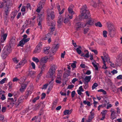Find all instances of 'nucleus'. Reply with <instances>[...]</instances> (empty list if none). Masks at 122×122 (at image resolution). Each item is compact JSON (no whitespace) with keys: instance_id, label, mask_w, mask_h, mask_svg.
Masks as SVG:
<instances>
[{"instance_id":"nucleus-1","label":"nucleus","mask_w":122,"mask_h":122,"mask_svg":"<svg viewBox=\"0 0 122 122\" xmlns=\"http://www.w3.org/2000/svg\"><path fill=\"white\" fill-rule=\"evenodd\" d=\"M82 16H84L85 18H88L90 16V12L86 5H84L81 10Z\"/></svg>"},{"instance_id":"nucleus-2","label":"nucleus","mask_w":122,"mask_h":122,"mask_svg":"<svg viewBox=\"0 0 122 122\" xmlns=\"http://www.w3.org/2000/svg\"><path fill=\"white\" fill-rule=\"evenodd\" d=\"M47 22L48 23L51 22V20H53L55 18V15L53 11L49 9L47 10Z\"/></svg>"},{"instance_id":"nucleus-3","label":"nucleus","mask_w":122,"mask_h":122,"mask_svg":"<svg viewBox=\"0 0 122 122\" xmlns=\"http://www.w3.org/2000/svg\"><path fill=\"white\" fill-rule=\"evenodd\" d=\"M3 2H0V8H2L3 6L5 7L9 6L11 7L12 5L11 0H3Z\"/></svg>"},{"instance_id":"nucleus-4","label":"nucleus","mask_w":122,"mask_h":122,"mask_svg":"<svg viewBox=\"0 0 122 122\" xmlns=\"http://www.w3.org/2000/svg\"><path fill=\"white\" fill-rule=\"evenodd\" d=\"M56 68L57 67L55 65L53 64L51 65V67L48 72L50 77L51 79L53 78V76L54 75Z\"/></svg>"},{"instance_id":"nucleus-5","label":"nucleus","mask_w":122,"mask_h":122,"mask_svg":"<svg viewBox=\"0 0 122 122\" xmlns=\"http://www.w3.org/2000/svg\"><path fill=\"white\" fill-rule=\"evenodd\" d=\"M107 27L108 29L109 33L110 35V36L112 37H113L115 34V32L114 29L112 28L110 26L111 25V23L109 21L107 22Z\"/></svg>"},{"instance_id":"nucleus-6","label":"nucleus","mask_w":122,"mask_h":122,"mask_svg":"<svg viewBox=\"0 0 122 122\" xmlns=\"http://www.w3.org/2000/svg\"><path fill=\"white\" fill-rule=\"evenodd\" d=\"M116 65L119 66L122 63V53L119 54L117 56L116 60Z\"/></svg>"},{"instance_id":"nucleus-7","label":"nucleus","mask_w":122,"mask_h":122,"mask_svg":"<svg viewBox=\"0 0 122 122\" xmlns=\"http://www.w3.org/2000/svg\"><path fill=\"white\" fill-rule=\"evenodd\" d=\"M59 46V45L58 44L53 45L52 47L51 50V54L54 55L55 54Z\"/></svg>"},{"instance_id":"nucleus-8","label":"nucleus","mask_w":122,"mask_h":122,"mask_svg":"<svg viewBox=\"0 0 122 122\" xmlns=\"http://www.w3.org/2000/svg\"><path fill=\"white\" fill-rule=\"evenodd\" d=\"M94 23V20L91 18L89 19L86 23L84 24V26L88 27L93 25Z\"/></svg>"},{"instance_id":"nucleus-9","label":"nucleus","mask_w":122,"mask_h":122,"mask_svg":"<svg viewBox=\"0 0 122 122\" xmlns=\"http://www.w3.org/2000/svg\"><path fill=\"white\" fill-rule=\"evenodd\" d=\"M72 15H69L66 14L65 15V17L64 20V23L66 24L70 22V20L72 19Z\"/></svg>"},{"instance_id":"nucleus-10","label":"nucleus","mask_w":122,"mask_h":122,"mask_svg":"<svg viewBox=\"0 0 122 122\" xmlns=\"http://www.w3.org/2000/svg\"><path fill=\"white\" fill-rule=\"evenodd\" d=\"M46 66L45 64V63L43 64L42 63L40 64V65L39 66V68L40 69H41V70L40 73L39 74L38 76H39V77L42 75L45 68L46 67Z\"/></svg>"},{"instance_id":"nucleus-11","label":"nucleus","mask_w":122,"mask_h":122,"mask_svg":"<svg viewBox=\"0 0 122 122\" xmlns=\"http://www.w3.org/2000/svg\"><path fill=\"white\" fill-rule=\"evenodd\" d=\"M48 25L51 26V27L50 29V32L49 33L51 34L52 35L53 34V32L55 30V24L54 23H51V24L50 23H48Z\"/></svg>"},{"instance_id":"nucleus-12","label":"nucleus","mask_w":122,"mask_h":122,"mask_svg":"<svg viewBox=\"0 0 122 122\" xmlns=\"http://www.w3.org/2000/svg\"><path fill=\"white\" fill-rule=\"evenodd\" d=\"M7 51L5 50V49H4L1 53V56L2 59H5L8 56L9 53L7 52Z\"/></svg>"},{"instance_id":"nucleus-13","label":"nucleus","mask_w":122,"mask_h":122,"mask_svg":"<svg viewBox=\"0 0 122 122\" xmlns=\"http://www.w3.org/2000/svg\"><path fill=\"white\" fill-rule=\"evenodd\" d=\"M17 98H15L14 99L13 98H9L8 99V101L10 102V104L13 106L15 104V101H16Z\"/></svg>"},{"instance_id":"nucleus-14","label":"nucleus","mask_w":122,"mask_h":122,"mask_svg":"<svg viewBox=\"0 0 122 122\" xmlns=\"http://www.w3.org/2000/svg\"><path fill=\"white\" fill-rule=\"evenodd\" d=\"M84 24H85V23L81 22L76 23L75 26L77 30H78V29L80 28L84 27L85 26H84Z\"/></svg>"},{"instance_id":"nucleus-15","label":"nucleus","mask_w":122,"mask_h":122,"mask_svg":"<svg viewBox=\"0 0 122 122\" xmlns=\"http://www.w3.org/2000/svg\"><path fill=\"white\" fill-rule=\"evenodd\" d=\"M7 35V33H3L1 37L0 42L1 43L4 42L5 41Z\"/></svg>"},{"instance_id":"nucleus-16","label":"nucleus","mask_w":122,"mask_h":122,"mask_svg":"<svg viewBox=\"0 0 122 122\" xmlns=\"http://www.w3.org/2000/svg\"><path fill=\"white\" fill-rule=\"evenodd\" d=\"M91 76H86L84 79V80L83 81H83V82L88 83L91 79Z\"/></svg>"},{"instance_id":"nucleus-17","label":"nucleus","mask_w":122,"mask_h":122,"mask_svg":"<svg viewBox=\"0 0 122 122\" xmlns=\"http://www.w3.org/2000/svg\"><path fill=\"white\" fill-rule=\"evenodd\" d=\"M74 5H71L68 9V11L71 15H73L74 14V12L72 10L73 7H74Z\"/></svg>"},{"instance_id":"nucleus-18","label":"nucleus","mask_w":122,"mask_h":122,"mask_svg":"<svg viewBox=\"0 0 122 122\" xmlns=\"http://www.w3.org/2000/svg\"><path fill=\"white\" fill-rule=\"evenodd\" d=\"M48 58L47 56L43 57L42 58L40 61V64L42 63H45L47 62V61Z\"/></svg>"},{"instance_id":"nucleus-19","label":"nucleus","mask_w":122,"mask_h":122,"mask_svg":"<svg viewBox=\"0 0 122 122\" xmlns=\"http://www.w3.org/2000/svg\"><path fill=\"white\" fill-rule=\"evenodd\" d=\"M15 39L12 38L11 39L10 42V47H12L13 46H14L15 45Z\"/></svg>"},{"instance_id":"nucleus-20","label":"nucleus","mask_w":122,"mask_h":122,"mask_svg":"<svg viewBox=\"0 0 122 122\" xmlns=\"http://www.w3.org/2000/svg\"><path fill=\"white\" fill-rule=\"evenodd\" d=\"M50 48V47L44 48L43 50V53L46 54H48L49 53V50Z\"/></svg>"},{"instance_id":"nucleus-21","label":"nucleus","mask_w":122,"mask_h":122,"mask_svg":"<svg viewBox=\"0 0 122 122\" xmlns=\"http://www.w3.org/2000/svg\"><path fill=\"white\" fill-rule=\"evenodd\" d=\"M45 0H41L40 2L38 5L41 7V8H43L45 4Z\"/></svg>"},{"instance_id":"nucleus-22","label":"nucleus","mask_w":122,"mask_h":122,"mask_svg":"<svg viewBox=\"0 0 122 122\" xmlns=\"http://www.w3.org/2000/svg\"><path fill=\"white\" fill-rule=\"evenodd\" d=\"M26 85L25 84H22L21 86L20 89V91L23 92L24 91L26 88Z\"/></svg>"},{"instance_id":"nucleus-23","label":"nucleus","mask_w":122,"mask_h":122,"mask_svg":"<svg viewBox=\"0 0 122 122\" xmlns=\"http://www.w3.org/2000/svg\"><path fill=\"white\" fill-rule=\"evenodd\" d=\"M103 55L104 56V58L106 60V61L108 63H111V62L110 61V58L108 57V55L106 54V55H105V54L104 53L103 54Z\"/></svg>"},{"instance_id":"nucleus-24","label":"nucleus","mask_w":122,"mask_h":122,"mask_svg":"<svg viewBox=\"0 0 122 122\" xmlns=\"http://www.w3.org/2000/svg\"><path fill=\"white\" fill-rule=\"evenodd\" d=\"M54 80V79L53 78H52L51 81L49 82V84L50 85L49 86V87L50 88V90L49 91V92L50 91L53 87V81Z\"/></svg>"},{"instance_id":"nucleus-25","label":"nucleus","mask_w":122,"mask_h":122,"mask_svg":"<svg viewBox=\"0 0 122 122\" xmlns=\"http://www.w3.org/2000/svg\"><path fill=\"white\" fill-rule=\"evenodd\" d=\"M41 49L36 46L34 51V53H38L40 52Z\"/></svg>"},{"instance_id":"nucleus-26","label":"nucleus","mask_w":122,"mask_h":122,"mask_svg":"<svg viewBox=\"0 0 122 122\" xmlns=\"http://www.w3.org/2000/svg\"><path fill=\"white\" fill-rule=\"evenodd\" d=\"M116 112H112L111 113V115L110 116L111 119L113 120L114 119L116 118L117 116L115 115Z\"/></svg>"},{"instance_id":"nucleus-27","label":"nucleus","mask_w":122,"mask_h":122,"mask_svg":"<svg viewBox=\"0 0 122 122\" xmlns=\"http://www.w3.org/2000/svg\"><path fill=\"white\" fill-rule=\"evenodd\" d=\"M31 93V92L30 91L27 90L26 92L25 95V99H27L28 97L30 95Z\"/></svg>"},{"instance_id":"nucleus-28","label":"nucleus","mask_w":122,"mask_h":122,"mask_svg":"<svg viewBox=\"0 0 122 122\" xmlns=\"http://www.w3.org/2000/svg\"><path fill=\"white\" fill-rule=\"evenodd\" d=\"M26 62V60L25 59H24V60L20 61L18 65H17V66L20 65L23 66Z\"/></svg>"},{"instance_id":"nucleus-29","label":"nucleus","mask_w":122,"mask_h":122,"mask_svg":"<svg viewBox=\"0 0 122 122\" xmlns=\"http://www.w3.org/2000/svg\"><path fill=\"white\" fill-rule=\"evenodd\" d=\"M118 50V48L117 46H115L113 47L112 49V51L113 52H116Z\"/></svg>"},{"instance_id":"nucleus-30","label":"nucleus","mask_w":122,"mask_h":122,"mask_svg":"<svg viewBox=\"0 0 122 122\" xmlns=\"http://www.w3.org/2000/svg\"><path fill=\"white\" fill-rule=\"evenodd\" d=\"M87 51V53H86V54L85 55H84V54L83 53L81 55V56H83L84 57H86L87 58H88L89 56V52L87 50L85 51Z\"/></svg>"},{"instance_id":"nucleus-31","label":"nucleus","mask_w":122,"mask_h":122,"mask_svg":"<svg viewBox=\"0 0 122 122\" xmlns=\"http://www.w3.org/2000/svg\"><path fill=\"white\" fill-rule=\"evenodd\" d=\"M24 39H22V40L20 41L19 43L17 45L18 46H23L25 44V43H24V42L23 41Z\"/></svg>"},{"instance_id":"nucleus-32","label":"nucleus","mask_w":122,"mask_h":122,"mask_svg":"<svg viewBox=\"0 0 122 122\" xmlns=\"http://www.w3.org/2000/svg\"><path fill=\"white\" fill-rule=\"evenodd\" d=\"M93 61L92 62V64L93 66L95 68V70H98V68L97 65L95 64V63H96V61L94 60H93Z\"/></svg>"},{"instance_id":"nucleus-33","label":"nucleus","mask_w":122,"mask_h":122,"mask_svg":"<svg viewBox=\"0 0 122 122\" xmlns=\"http://www.w3.org/2000/svg\"><path fill=\"white\" fill-rule=\"evenodd\" d=\"M90 113L91 114L89 116V119H91V120H92V119L94 117V112H92V111H91L90 112Z\"/></svg>"},{"instance_id":"nucleus-34","label":"nucleus","mask_w":122,"mask_h":122,"mask_svg":"<svg viewBox=\"0 0 122 122\" xmlns=\"http://www.w3.org/2000/svg\"><path fill=\"white\" fill-rule=\"evenodd\" d=\"M26 79V78L25 77V76H23V77L20 78L19 79V81H20L22 83L24 82L25 81Z\"/></svg>"},{"instance_id":"nucleus-35","label":"nucleus","mask_w":122,"mask_h":122,"mask_svg":"<svg viewBox=\"0 0 122 122\" xmlns=\"http://www.w3.org/2000/svg\"><path fill=\"white\" fill-rule=\"evenodd\" d=\"M40 107V104H37L34 107L33 110L34 111H36Z\"/></svg>"},{"instance_id":"nucleus-36","label":"nucleus","mask_w":122,"mask_h":122,"mask_svg":"<svg viewBox=\"0 0 122 122\" xmlns=\"http://www.w3.org/2000/svg\"><path fill=\"white\" fill-rule=\"evenodd\" d=\"M9 6H6V7H5V12L6 15H8V14L9 11L8 10V9L9 8H10V7H9Z\"/></svg>"},{"instance_id":"nucleus-37","label":"nucleus","mask_w":122,"mask_h":122,"mask_svg":"<svg viewBox=\"0 0 122 122\" xmlns=\"http://www.w3.org/2000/svg\"><path fill=\"white\" fill-rule=\"evenodd\" d=\"M95 25L96 26H98L99 27H101L102 26V25L100 21H99L97 23L95 24Z\"/></svg>"},{"instance_id":"nucleus-38","label":"nucleus","mask_w":122,"mask_h":122,"mask_svg":"<svg viewBox=\"0 0 122 122\" xmlns=\"http://www.w3.org/2000/svg\"><path fill=\"white\" fill-rule=\"evenodd\" d=\"M35 73L34 71H30L29 72V75L31 77L34 76Z\"/></svg>"},{"instance_id":"nucleus-39","label":"nucleus","mask_w":122,"mask_h":122,"mask_svg":"<svg viewBox=\"0 0 122 122\" xmlns=\"http://www.w3.org/2000/svg\"><path fill=\"white\" fill-rule=\"evenodd\" d=\"M52 35L50 33H48L46 35V36L45 38V40H48V38H49L51 37V35Z\"/></svg>"},{"instance_id":"nucleus-40","label":"nucleus","mask_w":122,"mask_h":122,"mask_svg":"<svg viewBox=\"0 0 122 122\" xmlns=\"http://www.w3.org/2000/svg\"><path fill=\"white\" fill-rule=\"evenodd\" d=\"M32 59L33 61L37 63L39 62V61L38 59L36 57H34L32 58Z\"/></svg>"},{"instance_id":"nucleus-41","label":"nucleus","mask_w":122,"mask_h":122,"mask_svg":"<svg viewBox=\"0 0 122 122\" xmlns=\"http://www.w3.org/2000/svg\"><path fill=\"white\" fill-rule=\"evenodd\" d=\"M24 99V98L23 96L20 97L18 99V102H19V103H21L23 102Z\"/></svg>"},{"instance_id":"nucleus-42","label":"nucleus","mask_w":122,"mask_h":122,"mask_svg":"<svg viewBox=\"0 0 122 122\" xmlns=\"http://www.w3.org/2000/svg\"><path fill=\"white\" fill-rule=\"evenodd\" d=\"M63 113L65 115L70 114L69 112V110H65L64 112Z\"/></svg>"},{"instance_id":"nucleus-43","label":"nucleus","mask_w":122,"mask_h":122,"mask_svg":"<svg viewBox=\"0 0 122 122\" xmlns=\"http://www.w3.org/2000/svg\"><path fill=\"white\" fill-rule=\"evenodd\" d=\"M83 103L84 104H87L88 106H90V102L89 101L87 102L85 100L83 101Z\"/></svg>"},{"instance_id":"nucleus-44","label":"nucleus","mask_w":122,"mask_h":122,"mask_svg":"<svg viewBox=\"0 0 122 122\" xmlns=\"http://www.w3.org/2000/svg\"><path fill=\"white\" fill-rule=\"evenodd\" d=\"M41 18H40L38 19V26H40L41 28V22L42 20H41Z\"/></svg>"},{"instance_id":"nucleus-45","label":"nucleus","mask_w":122,"mask_h":122,"mask_svg":"<svg viewBox=\"0 0 122 122\" xmlns=\"http://www.w3.org/2000/svg\"><path fill=\"white\" fill-rule=\"evenodd\" d=\"M42 42L40 41L38 45L37 46L40 48L42 49Z\"/></svg>"},{"instance_id":"nucleus-46","label":"nucleus","mask_w":122,"mask_h":122,"mask_svg":"<svg viewBox=\"0 0 122 122\" xmlns=\"http://www.w3.org/2000/svg\"><path fill=\"white\" fill-rule=\"evenodd\" d=\"M11 47H10V46H8V47L6 49H5V50L7 51V52H8V53H9V54L10 53L11 51Z\"/></svg>"},{"instance_id":"nucleus-47","label":"nucleus","mask_w":122,"mask_h":122,"mask_svg":"<svg viewBox=\"0 0 122 122\" xmlns=\"http://www.w3.org/2000/svg\"><path fill=\"white\" fill-rule=\"evenodd\" d=\"M74 63L71 64V66L74 68H75L76 67V61H74Z\"/></svg>"},{"instance_id":"nucleus-48","label":"nucleus","mask_w":122,"mask_h":122,"mask_svg":"<svg viewBox=\"0 0 122 122\" xmlns=\"http://www.w3.org/2000/svg\"><path fill=\"white\" fill-rule=\"evenodd\" d=\"M84 83L85 84V85L84 86V88L85 89H87L88 87V83L85 82H84Z\"/></svg>"},{"instance_id":"nucleus-49","label":"nucleus","mask_w":122,"mask_h":122,"mask_svg":"<svg viewBox=\"0 0 122 122\" xmlns=\"http://www.w3.org/2000/svg\"><path fill=\"white\" fill-rule=\"evenodd\" d=\"M6 78H5L3 79H2L1 81H0V83L1 84H2L4 83H5L6 80Z\"/></svg>"},{"instance_id":"nucleus-50","label":"nucleus","mask_w":122,"mask_h":122,"mask_svg":"<svg viewBox=\"0 0 122 122\" xmlns=\"http://www.w3.org/2000/svg\"><path fill=\"white\" fill-rule=\"evenodd\" d=\"M40 97V96H38L37 97L35 98L33 100L32 102L33 103H35L37 100H38L39 98Z\"/></svg>"},{"instance_id":"nucleus-51","label":"nucleus","mask_w":122,"mask_h":122,"mask_svg":"<svg viewBox=\"0 0 122 122\" xmlns=\"http://www.w3.org/2000/svg\"><path fill=\"white\" fill-rule=\"evenodd\" d=\"M98 86L97 84L96 83H94L92 86V90L94 89L95 88Z\"/></svg>"},{"instance_id":"nucleus-52","label":"nucleus","mask_w":122,"mask_h":122,"mask_svg":"<svg viewBox=\"0 0 122 122\" xmlns=\"http://www.w3.org/2000/svg\"><path fill=\"white\" fill-rule=\"evenodd\" d=\"M103 65L102 68L104 69H106L107 68V67L106 66L105 62H103Z\"/></svg>"},{"instance_id":"nucleus-53","label":"nucleus","mask_w":122,"mask_h":122,"mask_svg":"<svg viewBox=\"0 0 122 122\" xmlns=\"http://www.w3.org/2000/svg\"><path fill=\"white\" fill-rule=\"evenodd\" d=\"M107 32L106 30H104L103 31V34L104 37H107Z\"/></svg>"},{"instance_id":"nucleus-54","label":"nucleus","mask_w":122,"mask_h":122,"mask_svg":"<svg viewBox=\"0 0 122 122\" xmlns=\"http://www.w3.org/2000/svg\"><path fill=\"white\" fill-rule=\"evenodd\" d=\"M106 112L105 110H103L102 112H101V113L102 114V117H105V114L106 113V112L105 113V112Z\"/></svg>"},{"instance_id":"nucleus-55","label":"nucleus","mask_w":122,"mask_h":122,"mask_svg":"<svg viewBox=\"0 0 122 122\" xmlns=\"http://www.w3.org/2000/svg\"><path fill=\"white\" fill-rule=\"evenodd\" d=\"M24 39L23 41L24 42V43L25 44L29 40L30 38H28L27 39Z\"/></svg>"},{"instance_id":"nucleus-56","label":"nucleus","mask_w":122,"mask_h":122,"mask_svg":"<svg viewBox=\"0 0 122 122\" xmlns=\"http://www.w3.org/2000/svg\"><path fill=\"white\" fill-rule=\"evenodd\" d=\"M76 50L78 54H80L81 53V49H79L78 48H77Z\"/></svg>"},{"instance_id":"nucleus-57","label":"nucleus","mask_w":122,"mask_h":122,"mask_svg":"<svg viewBox=\"0 0 122 122\" xmlns=\"http://www.w3.org/2000/svg\"><path fill=\"white\" fill-rule=\"evenodd\" d=\"M26 7L27 9H29L30 10H31V6L30 4L29 3H28L27 4Z\"/></svg>"},{"instance_id":"nucleus-58","label":"nucleus","mask_w":122,"mask_h":122,"mask_svg":"<svg viewBox=\"0 0 122 122\" xmlns=\"http://www.w3.org/2000/svg\"><path fill=\"white\" fill-rule=\"evenodd\" d=\"M48 83H46L43 85V87L42 88V89H46L48 85Z\"/></svg>"},{"instance_id":"nucleus-59","label":"nucleus","mask_w":122,"mask_h":122,"mask_svg":"<svg viewBox=\"0 0 122 122\" xmlns=\"http://www.w3.org/2000/svg\"><path fill=\"white\" fill-rule=\"evenodd\" d=\"M40 7V6L38 5V8L36 10V11L38 13H39L40 12L41 10V9L42 8H41V7Z\"/></svg>"},{"instance_id":"nucleus-60","label":"nucleus","mask_w":122,"mask_h":122,"mask_svg":"<svg viewBox=\"0 0 122 122\" xmlns=\"http://www.w3.org/2000/svg\"><path fill=\"white\" fill-rule=\"evenodd\" d=\"M13 61L15 63H17L19 61V60H17L16 58H14L13 59Z\"/></svg>"},{"instance_id":"nucleus-61","label":"nucleus","mask_w":122,"mask_h":122,"mask_svg":"<svg viewBox=\"0 0 122 122\" xmlns=\"http://www.w3.org/2000/svg\"><path fill=\"white\" fill-rule=\"evenodd\" d=\"M6 107H2L1 111L3 112H5L6 109Z\"/></svg>"},{"instance_id":"nucleus-62","label":"nucleus","mask_w":122,"mask_h":122,"mask_svg":"<svg viewBox=\"0 0 122 122\" xmlns=\"http://www.w3.org/2000/svg\"><path fill=\"white\" fill-rule=\"evenodd\" d=\"M75 91H72L71 93V97L73 98L75 96Z\"/></svg>"},{"instance_id":"nucleus-63","label":"nucleus","mask_w":122,"mask_h":122,"mask_svg":"<svg viewBox=\"0 0 122 122\" xmlns=\"http://www.w3.org/2000/svg\"><path fill=\"white\" fill-rule=\"evenodd\" d=\"M41 96L42 97H41V99H43L45 98L46 94L45 93H43L41 95Z\"/></svg>"},{"instance_id":"nucleus-64","label":"nucleus","mask_w":122,"mask_h":122,"mask_svg":"<svg viewBox=\"0 0 122 122\" xmlns=\"http://www.w3.org/2000/svg\"><path fill=\"white\" fill-rule=\"evenodd\" d=\"M89 30L88 28L87 29L85 28L84 30V34H86L88 31Z\"/></svg>"}]
</instances>
